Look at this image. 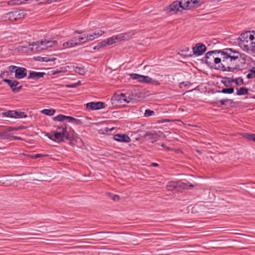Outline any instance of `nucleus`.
Listing matches in <instances>:
<instances>
[{"mask_svg": "<svg viewBox=\"0 0 255 255\" xmlns=\"http://www.w3.org/2000/svg\"><path fill=\"white\" fill-rule=\"evenodd\" d=\"M44 42V40H41L40 41H38L36 42H33V43L31 44V51L33 52H40L44 50L48 49L46 46V44H45V42Z\"/></svg>", "mask_w": 255, "mask_h": 255, "instance_id": "6", "label": "nucleus"}, {"mask_svg": "<svg viewBox=\"0 0 255 255\" xmlns=\"http://www.w3.org/2000/svg\"><path fill=\"white\" fill-rule=\"evenodd\" d=\"M234 89L233 88H224L221 91H219V92L225 94H232L234 92Z\"/></svg>", "mask_w": 255, "mask_h": 255, "instance_id": "29", "label": "nucleus"}, {"mask_svg": "<svg viewBox=\"0 0 255 255\" xmlns=\"http://www.w3.org/2000/svg\"><path fill=\"white\" fill-rule=\"evenodd\" d=\"M2 78H3V80H7L6 78H4V77H2Z\"/></svg>", "mask_w": 255, "mask_h": 255, "instance_id": "57", "label": "nucleus"}, {"mask_svg": "<svg viewBox=\"0 0 255 255\" xmlns=\"http://www.w3.org/2000/svg\"><path fill=\"white\" fill-rule=\"evenodd\" d=\"M190 85V83L189 81H183L182 82H181V83H180V87L181 88H182L183 87H187L188 86H189Z\"/></svg>", "mask_w": 255, "mask_h": 255, "instance_id": "37", "label": "nucleus"}, {"mask_svg": "<svg viewBox=\"0 0 255 255\" xmlns=\"http://www.w3.org/2000/svg\"><path fill=\"white\" fill-rule=\"evenodd\" d=\"M41 113L47 116H53L55 113V110L54 109H43L41 111Z\"/></svg>", "mask_w": 255, "mask_h": 255, "instance_id": "24", "label": "nucleus"}, {"mask_svg": "<svg viewBox=\"0 0 255 255\" xmlns=\"http://www.w3.org/2000/svg\"><path fill=\"white\" fill-rule=\"evenodd\" d=\"M200 0H192V1H191V5H192V7H194L195 6H197Z\"/></svg>", "mask_w": 255, "mask_h": 255, "instance_id": "40", "label": "nucleus"}, {"mask_svg": "<svg viewBox=\"0 0 255 255\" xmlns=\"http://www.w3.org/2000/svg\"><path fill=\"white\" fill-rule=\"evenodd\" d=\"M76 72L79 73L80 74L82 75L84 73V69L83 68L77 67L76 68Z\"/></svg>", "mask_w": 255, "mask_h": 255, "instance_id": "39", "label": "nucleus"}, {"mask_svg": "<svg viewBox=\"0 0 255 255\" xmlns=\"http://www.w3.org/2000/svg\"><path fill=\"white\" fill-rule=\"evenodd\" d=\"M27 0H14V2L12 3V4H19L22 3H24L25 1Z\"/></svg>", "mask_w": 255, "mask_h": 255, "instance_id": "46", "label": "nucleus"}, {"mask_svg": "<svg viewBox=\"0 0 255 255\" xmlns=\"http://www.w3.org/2000/svg\"><path fill=\"white\" fill-rule=\"evenodd\" d=\"M107 45H109L108 44V41L107 39L104 40L100 43H99L97 46H95L94 49H99L101 48L104 47Z\"/></svg>", "mask_w": 255, "mask_h": 255, "instance_id": "25", "label": "nucleus"}, {"mask_svg": "<svg viewBox=\"0 0 255 255\" xmlns=\"http://www.w3.org/2000/svg\"><path fill=\"white\" fill-rule=\"evenodd\" d=\"M81 85V82L80 81H79L78 82L74 83V84H67L66 85V87L67 88H75Z\"/></svg>", "mask_w": 255, "mask_h": 255, "instance_id": "36", "label": "nucleus"}, {"mask_svg": "<svg viewBox=\"0 0 255 255\" xmlns=\"http://www.w3.org/2000/svg\"><path fill=\"white\" fill-rule=\"evenodd\" d=\"M44 42H45L46 46L47 49L49 48H51L57 44V41L56 40H44Z\"/></svg>", "mask_w": 255, "mask_h": 255, "instance_id": "23", "label": "nucleus"}, {"mask_svg": "<svg viewBox=\"0 0 255 255\" xmlns=\"http://www.w3.org/2000/svg\"><path fill=\"white\" fill-rule=\"evenodd\" d=\"M188 186L193 187L194 186L192 184L188 185L180 182H174L171 181L168 182L167 185V189L168 190H172L177 188H181L182 189H187Z\"/></svg>", "mask_w": 255, "mask_h": 255, "instance_id": "5", "label": "nucleus"}, {"mask_svg": "<svg viewBox=\"0 0 255 255\" xmlns=\"http://www.w3.org/2000/svg\"><path fill=\"white\" fill-rule=\"evenodd\" d=\"M105 104L103 102H89L86 104L87 109L91 110H98L105 108Z\"/></svg>", "mask_w": 255, "mask_h": 255, "instance_id": "9", "label": "nucleus"}, {"mask_svg": "<svg viewBox=\"0 0 255 255\" xmlns=\"http://www.w3.org/2000/svg\"><path fill=\"white\" fill-rule=\"evenodd\" d=\"M42 61H45V62L53 61V59H52L50 58H48V57H42Z\"/></svg>", "mask_w": 255, "mask_h": 255, "instance_id": "47", "label": "nucleus"}, {"mask_svg": "<svg viewBox=\"0 0 255 255\" xmlns=\"http://www.w3.org/2000/svg\"><path fill=\"white\" fill-rule=\"evenodd\" d=\"M192 50L194 55L199 56L202 55L206 51V47L203 43H198L192 48Z\"/></svg>", "mask_w": 255, "mask_h": 255, "instance_id": "8", "label": "nucleus"}, {"mask_svg": "<svg viewBox=\"0 0 255 255\" xmlns=\"http://www.w3.org/2000/svg\"><path fill=\"white\" fill-rule=\"evenodd\" d=\"M221 60L218 70L223 71H233L241 69L246 63L247 56L241 54L232 48H225L219 50Z\"/></svg>", "mask_w": 255, "mask_h": 255, "instance_id": "1", "label": "nucleus"}, {"mask_svg": "<svg viewBox=\"0 0 255 255\" xmlns=\"http://www.w3.org/2000/svg\"><path fill=\"white\" fill-rule=\"evenodd\" d=\"M232 81V82H235L236 85H241L244 83V82H243L244 81Z\"/></svg>", "mask_w": 255, "mask_h": 255, "instance_id": "48", "label": "nucleus"}, {"mask_svg": "<svg viewBox=\"0 0 255 255\" xmlns=\"http://www.w3.org/2000/svg\"><path fill=\"white\" fill-rule=\"evenodd\" d=\"M11 22L17 21L19 19L22 18L25 13L23 10L20 9H16L14 11H11Z\"/></svg>", "mask_w": 255, "mask_h": 255, "instance_id": "12", "label": "nucleus"}, {"mask_svg": "<svg viewBox=\"0 0 255 255\" xmlns=\"http://www.w3.org/2000/svg\"><path fill=\"white\" fill-rule=\"evenodd\" d=\"M126 38V34L120 33L117 35H114L107 39L108 44L109 45L116 43L121 40H125Z\"/></svg>", "mask_w": 255, "mask_h": 255, "instance_id": "11", "label": "nucleus"}, {"mask_svg": "<svg viewBox=\"0 0 255 255\" xmlns=\"http://www.w3.org/2000/svg\"><path fill=\"white\" fill-rule=\"evenodd\" d=\"M114 139L119 142L128 143L130 141V137L126 134H116Z\"/></svg>", "mask_w": 255, "mask_h": 255, "instance_id": "15", "label": "nucleus"}, {"mask_svg": "<svg viewBox=\"0 0 255 255\" xmlns=\"http://www.w3.org/2000/svg\"><path fill=\"white\" fill-rule=\"evenodd\" d=\"M161 146L164 148H165L167 150H169V147H167L164 144L162 143L161 144Z\"/></svg>", "mask_w": 255, "mask_h": 255, "instance_id": "52", "label": "nucleus"}, {"mask_svg": "<svg viewBox=\"0 0 255 255\" xmlns=\"http://www.w3.org/2000/svg\"><path fill=\"white\" fill-rule=\"evenodd\" d=\"M105 33V32L102 30H99L97 31H95L92 34V35H93V37L94 38H96L100 36H101L102 34H103Z\"/></svg>", "mask_w": 255, "mask_h": 255, "instance_id": "33", "label": "nucleus"}, {"mask_svg": "<svg viewBox=\"0 0 255 255\" xmlns=\"http://www.w3.org/2000/svg\"><path fill=\"white\" fill-rule=\"evenodd\" d=\"M53 120L55 121L63 122L64 121H67L68 122L71 123L76 121L75 118L70 117L62 115H59L53 118Z\"/></svg>", "mask_w": 255, "mask_h": 255, "instance_id": "17", "label": "nucleus"}, {"mask_svg": "<svg viewBox=\"0 0 255 255\" xmlns=\"http://www.w3.org/2000/svg\"><path fill=\"white\" fill-rule=\"evenodd\" d=\"M5 116L10 118H15V111H9L7 112L3 113Z\"/></svg>", "mask_w": 255, "mask_h": 255, "instance_id": "32", "label": "nucleus"}, {"mask_svg": "<svg viewBox=\"0 0 255 255\" xmlns=\"http://www.w3.org/2000/svg\"><path fill=\"white\" fill-rule=\"evenodd\" d=\"M249 32L246 31L243 33L237 39L238 43L240 47L245 51H251V45H250V40Z\"/></svg>", "mask_w": 255, "mask_h": 255, "instance_id": "4", "label": "nucleus"}, {"mask_svg": "<svg viewBox=\"0 0 255 255\" xmlns=\"http://www.w3.org/2000/svg\"><path fill=\"white\" fill-rule=\"evenodd\" d=\"M44 155L43 154H35L34 156V158H39V157H43L44 156Z\"/></svg>", "mask_w": 255, "mask_h": 255, "instance_id": "50", "label": "nucleus"}, {"mask_svg": "<svg viewBox=\"0 0 255 255\" xmlns=\"http://www.w3.org/2000/svg\"><path fill=\"white\" fill-rule=\"evenodd\" d=\"M219 50L210 51L206 54L205 57L206 63L211 68L218 69V66L221 61L220 53Z\"/></svg>", "mask_w": 255, "mask_h": 255, "instance_id": "3", "label": "nucleus"}, {"mask_svg": "<svg viewBox=\"0 0 255 255\" xmlns=\"http://www.w3.org/2000/svg\"><path fill=\"white\" fill-rule=\"evenodd\" d=\"M249 35L250 38V40H249V42H250V45H251V51L253 53H255V31H249Z\"/></svg>", "mask_w": 255, "mask_h": 255, "instance_id": "19", "label": "nucleus"}, {"mask_svg": "<svg viewBox=\"0 0 255 255\" xmlns=\"http://www.w3.org/2000/svg\"><path fill=\"white\" fill-rule=\"evenodd\" d=\"M191 1L192 0H180L179 1L182 6V9H190L192 8Z\"/></svg>", "mask_w": 255, "mask_h": 255, "instance_id": "20", "label": "nucleus"}, {"mask_svg": "<svg viewBox=\"0 0 255 255\" xmlns=\"http://www.w3.org/2000/svg\"><path fill=\"white\" fill-rule=\"evenodd\" d=\"M140 82H144L145 83H153L155 85H158L159 83L157 81H140Z\"/></svg>", "mask_w": 255, "mask_h": 255, "instance_id": "43", "label": "nucleus"}, {"mask_svg": "<svg viewBox=\"0 0 255 255\" xmlns=\"http://www.w3.org/2000/svg\"><path fill=\"white\" fill-rule=\"evenodd\" d=\"M154 114V112L153 111L150 110L149 109H146L144 113V117H148L150 116H152Z\"/></svg>", "mask_w": 255, "mask_h": 255, "instance_id": "34", "label": "nucleus"}, {"mask_svg": "<svg viewBox=\"0 0 255 255\" xmlns=\"http://www.w3.org/2000/svg\"><path fill=\"white\" fill-rule=\"evenodd\" d=\"M130 78L133 79H137L139 78H142V80H152L148 76L141 75L137 74H130Z\"/></svg>", "mask_w": 255, "mask_h": 255, "instance_id": "21", "label": "nucleus"}, {"mask_svg": "<svg viewBox=\"0 0 255 255\" xmlns=\"http://www.w3.org/2000/svg\"><path fill=\"white\" fill-rule=\"evenodd\" d=\"M18 67V66L11 65L8 67V69L11 72H15V69H16Z\"/></svg>", "mask_w": 255, "mask_h": 255, "instance_id": "42", "label": "nucleus"}, {"mask_svg": "<svg viewBox=\"0 0 255 255\" xmlns=\"http://www.w3.org/2000/svg\"><path fill=\"white\" fill-rule=\"evenodd\" d=\"M78 37V41L79 44H84L87 42V38H86V34H84L82 36H80Z\"/></svg>", "mask_w": 255, "mask_h": 255, "instance_id": "30", "label": "nucleus"}, {"mask_svg": "<svg viewBox=\"0 0 255 255\" xmlns=\"http://www.w3.org/2000/svg\"><path fill=\"white\" fill-rule=\"evenodd\" d=\"M159 136L156 132H148L144 135V137L146 138L147 140L151 141L152 143L158 140Z\"/></svg>", "mask_w": 255, "mask_h": 255, "instance_id": "18", "label": "nucleus"}, {"mask_svg": "<svg viewBox=\"0 0 255 255\" xmlns=\"http://www.w3.org/2000/svg\"><path fill=\"white\" fill-rule=\"evenodd\" d=\"M6 82L11 88L14 93H17L21 89L22 86L20 85L17 81H3Z\"/></svg>", "mask_w": 255, "mask_h": 255, "instance_id": "13", "label": "nucleus"}, {"mask_svg": "<svg viewBox=\"0 0 255 255\" xmlns=\"http://www.w3.org/2000/svg\"><path fill=\"white\" fill-rule=\"evenodd\" d=\"M8 74V72H4L2 75L3 76H4L5 75H7Z\"/></svg>", "mask_w": 255, "mask_h": 255, "instance_id": "55", "label": "nucleus"}, {"mask_svg": "<svg viewBox=\"0 0 255 255\" xmlns=\"http://www.w3.org/2000/svg\"><path fill=\"white\" fill-rule=\"evenodd\" d=\"M243 136L250 141L255 142V134H254L244 133Z\"/></svg>", "mask_w": 255, "mask_h": 255, "instance_id": "27", "label": "nucleus"}, {"mask_svg": "<svg viewBox=\"0 0 255 255\" xmlns=\"http://www.w3.org/2000/svg\"><path fill=\"white\" fill-rule=\"evenodd\" d=\"M26 117L27 115L24 112L21 111H15V118H22Z\"/></svg>", "mask_w": 255, "mask_h": 255, "instance_id": "31", "label": "nucleus"}, {"mask_svg": "<svg viewBox=\"0 0 255 255\" xmlns=\"http://www.w3.org/2000/svg\"><path fill=\"white\" fill-rule=\"evenodd\" d=\"M28 70L26 68L18 67L15 71V77L17 79H20L24 78L27 76Z\"/></svg>", "mask_w": 255, "mask_h": 255, "instance_id": "14", "label": "nucleus"}, {"mask_svg": "<svg viewBox=\"0 0 255 255\" xmlns=\"http://www.w3.org/2000/svg\"><path fill=\"white\" fill-rule=\"evenodd\" d=\"M46 135L51 140L60 142L69 138V134L67 130V126L65 124L58 126L53 134L48 133Z\"/></svg>", "mask_w": 255, "mask_h": 255, "instance_id": "2", "label": "nucleus"}, {"mask_svg": "<svg viewBox=\"0 0 255 255\" xmlns=\"http://www.w3.org/2000/svg\"><path fill=\"white\" fill-rule=\"evenodd\" d=\"M86 38H87V41H90L94 40L95 38L92 34H86Z\"/></svg>", "mask_w": 255, "mask_h": 255, "instance_id": "41", "label": "nucleus"}, {"mask_svg": "<svg viewBox=\"0 0 255 255\" xmlns=\"http://www.w3.org/2000/svg\"><path fill=\"white\" fill-rule=\"evenodd\" d=\"M112 199L114 201H119V199H120V197L118 195H115L113 196L112 197Z\"/></svg>", "mask_w": 255, "mask_h": 255, "instance_id": "49", "label": "nucleus"}, {"mask_svg": "<svg viewBox=\"0 0 255 255\" xmlns=\"http://www.w3.org/2000/svg\"><path fill=\"white\" fill-rule=\"evenodd\" d=\"M29 74L27 76L28 79H38L39 78L44 77V76H46L47 74L44 72H39L35 71H29Z\"/></svg>", "mask_w": 255, "mask_h": 255, "instance_id": "16", "label": "nucleus"}, {"mask_svg": "<svg viewBox=\"0 0 255 255\" xmlns=\"http://www.w3.org/2000/svg\"><path fill=\"white\" fill-rule=\"evenodd\" d=\"M180 8L182 9V6L180 4V2L178 1H175L168 6L167 10L168 12L174 14L177 13V11H180Z\"/></svg>", "mask_w": 255, "mask_h": 255, "instance_id": "10", "label": "nucleus"}, {"mask_svg": "<svg viewBox=\"0 0 255 255\" xmlns=\"http://www.w3.org/2000/svg\"><path fill=\"white\" fill-rule=\"evenodd\" d=\"M222 83L224 84L225 86H229L231 83L232 82L231 81H221Z\"/></svg>", "mask_w": 255, "mask_h": 255, "instance_id": "44", "label": "nucleus"}, {"mask_svg": "<svg viewBox=\"0 0 255 255\" xmlns=\"http://www.w3.org/2000/svg\"><path fill=\"white\" fill-rule=\"evenodd\" d=\"M11 12H7L5 14H4V15H2V19L3 21H10L11 22V17L12 16H11Z\"/></svg>", "mask_w": 255, "mask_h": 255, "instance_id": "28", "label": "nucleus"}, {"mask_svg": "<svg viewBox=\"0 0 255 255\" xmlns=\"http://www.w3.org/2000/svg\"><path fill=\"white\" fill-rule=\"evenodd\" d=\"M75 32V33H79V34H80V33H82V31H76Z\"/></svg>", "mask_w": 255, "mask_h": 255, "instance_id": "56", "label": "nucleus"}, {"mask_svg": "<svg viewBox=\"0 0 255 255\" xmlns=\"http://www.w3.org/2000/svg\"><path fill=\"white\" fill-rule=\"evenodd\" d=\"M245 74H246V77L247 78H254L255 77V67H253L249 71H247Z\"/></svg>", "mask_w": 255, "mask_h": 255, "instance_id": "22", "label": "nucleus"}, {"mask_svg": "<svg viewBox=\"0 0 255 255\" xmlns=\"http://www.w3.org/2000/svg\"><path fill=\"white\" fill-rule=\"evenodd\" d=\"M12 138H13V139H21V138H20V137H17V136H12Z\"/></svg>", "mask_w": 255, "mask_h": 255, "instance_id": "54", "label": "nucleus"}, {"mask_svg": "<svg viewBox=\"0 0 255 255\" xmlns=\"http://www.w3.org/2000/svg\"><path fill=\"white\" fill-rule=\"evenodd\" d=\"M133 96H130L128 93L126 94H121L118 95H115L114 96V99L115 100L117 101L118 102H120L121 103H128L130 100L133 99Z\"/></svg>", "mask_w": 255, "mask_h": 255, "instance_id": "7", "label": "nucleus"}, {"mask_svg": "<svg viewBox=\"0 0 255 255\" xmlns=\"http://www.w3.org/2000/svg\"><path fill=\"white\" fill-rule=\"evenodd\" d=\"M225 78H226L227 80H231L230 78H227L225 77ZM231 80H243V78L242 77H239L236 78L235 79H231Z\"/></svg>", "mask_w": 255, "mask_h": 255, "instance_id": "51", "label": "nucleus"}, {"mask_svg": "<svg viewBox=\"0 0 255 255\" xmlns=\"http://www.w3.org/2000/svg\"><path fill=\"white\" fill-rule=\"evenodd\" d=\"M151 165H152V166H153L154 167H157L158 166V164L156 163H152Z\"/></svg>", "mask_w": 255, "mask_h": 255, "instance_id": "53", "label": "nucleus"}, {"mask_svg": "<svg viewBox=\"0 0 255 255\" xmlns=\"http://www.w3.org/2000/svg\"><path fill=\"white\" fill-rule=\"evenodd\" d=\"M71 42L73 43V46H75L77 45H80L78 41V37H75L73 38L72 39H70Z\"/></svg>", "mask_w": 255, "mask_h": 255, "instance_id": "38", "label": "nucleus"}, {"mask_svg": "<svg viewBox=\"0 0 255 255\" xmlns=\"http://www.w3.org/2000/svg\"><path fill=\"white\" fill-rule=\"evenodd\" d=\"M63 46L65 48H70V47H74L73 43L71 42V40H69V41L64 42L63 44Z\"/></svg>", "mask_w": 255, "mask_h": 255, "instance_id": "35", "label": "nucleus"}, {"mask_svg": "<svg viewBox=\"0 0 255 255\" xmlns=\"http://www.w3.org/2000/svg\"><path fill=\"white\" fill-rule=\"evenodd\" d=\"M229 101V99H222L219 101V102L221 104V105H224L226 103Z\"/></svg>", "mask_w": 255, "mask_h": 255, "instance_id": "45", "label": "nucleus"}, {"mask_svg": "<svg viewBox=\"0 0 255 255\" xmlns=\"http://www.w3.org/2000/svg\"><path fill=\"white\" fill-rule=\"evenodd\" d=\"M248 90L246 88L241 87L239 89H237V94L238 95H243L248 93Z\"/></svg>", "mask_w": 255, "mask_h": 255, "instance_id": "26", "label": "nucleus"}]
</instances>
